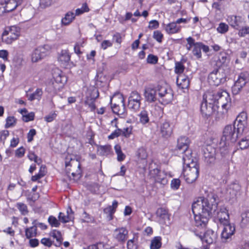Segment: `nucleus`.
Instances as JSON below:
<instances>
[{"label":"nucleus","mask_w":249,"mask_h":249,"mask_svg":"<svg viewBox=\"0 0 249 249\" xmlns=\"http://www.w3.org/2000/svg\"><path fill=\"white\" fill-rule=\"evenodd\" d=\"M184 164L183 175L188 183H192L198 177L199 166L196 159L186 155L182 158Z\"/></svg>","instance_id":"f257e3e1"},{"label":"nucleus","mask_w":249,"mask_h":249,"mask_svg":"<svg viewBox=\"0 0 249 249\" xmlns=\"http://www.w3.org/2000/svg\"><path fill=\"white\" fill-rule=\"evenodd\" d=\"M217 203L213 197L210 200L204 197H198L192 204L193 213L215 214L217 209Z\"/></svg>","instance_id":"f03ea898"},{"label":"nucleus","mask_w":249,"mask_h":249,"mask_svg":"<svg viewBox=\"0 0 249 249\" xmlns=\"http://www.w3.org/2000/svg\"><path fill=\"white\" fill-rule=\"evenodd\" d=\"M243 133H238L237 127L235 125H227L224 128L223 136L219 142V147H227L229 142H235L238 137Z\"/></svg>","instance_id":"7ed1b4c3"},{"label":"nucleus","mask_w":249,"mask_h":249,"mask_svg":"<svg viewBox=\"0 0 249 249\" xmlns=\"http://www.w3.org/2000/svg\"><path fill=\"white\" fill-rule=\"evenodd\" d=\"M70 159V161L66 160L65 162L67 174L70 179L77 180L81 177L80 163L77 160Z\"/></svg>","instance_id":"20e7f679"},{"label":"nucleus","mask_w":249,"mask_h":249,"mask_svg":"<svg viewBox=\"0 0 249 249\" xmlns=\"http://www.w3.org/2000/svg\"><path fill=\"white\" fill-rule=\"evenodd\" d=\"M111 105L112 110L114 113L119 115H125L126 109L124 100L122 94L114 95L111 99Z\"/></svg>","instance_id":"39448f33"},{"label":"nucleus","mask_w":249,"mask_h":249,"mask_svg":"<svg viewBox=\"0 0 249 249\" xmlns=\"http://www.w3.org/2000/svg\"><path fill=\"white\" fill-rule=\"evenodd\" d=\"M226 74L221 69H215L211 72L208 81L211 85L218 86L226 81Z\"/></svg>","instance_id":"423d86ee"},{"label":"nucleus","mask_w":249,"mask_h":249,"mask_svg":"<svg viewBox=\"0 0 249 249\" xmlns=\"http://www.w3.org/2000/svg\"><path fill=\"white\" fill-rule=\"evenodd\" d=\"M20 28L16 26H12L7 28L2 33V42L10 44L13 41L17 39L19 36Z\"/></svg>","instance_id":"0eeeda50"},{"label":"nucleus","mask_w":249,"mask_h":249,"mask_svg":"<svg viewBox=\"0 0 249 249\" xmlns=\"http://www.w3.org/2000/svg\"><path fill=\"white\" fill-rule=\"evenodd\" d=\"M158 92V100L163 104L170 103L173 98L172 90L166 85H158L157 87Z\"/></svg>","instance_id":"6e6552de"},{"label":"nucleus","mask_w":249,"mask_h":249,"mask_svg":"<svg viewBox=\"0 0 249 249\" xmlns=\"http://www.w3.org/2000/svg\"><path fill=\"white\" fill-rule=\"evenodd\" d=\"M249 81V73L248 72H241L238 76V79L235 82L232 87L231 90L233 94L237 95L241 91L242 88Z\"/></svg>","instance_id":"1a4fd4ad"},{"label":"nucleus","mask_w":249,"mask_h":249,"mask_svg":"<svg viewBox=\"0 0 249 249\" xmlns=\"http://www.w3.org/2000/svg\"><path fill=\"white\" fill-rule=\"evenodd\" d=\"M202 153L205 161L209 164H213L216 159V150L212 145L203 146Z\"/></svg>","instance_id":"9d476101"},{"label":"nucleus","mask_w":249,"mask_h":249,"mask_svg":"<svg viewBox=\"0 0 249 249\" xmlns=\"http://www.w3.org/2000/svg\"><path fill=\"white\" fill-rule=\"evenodd\" d=\"M98 96L99 93L98 90L95 88H93L92 89H89L87 90L85 104L88 106L90 111H93L95 109L94 102L95 99Z\"/></svg>","instance_id":"9b49d317"},{"label":"nucleus","mask_w":249,"mask_h":249,"mask_svg":"<svg viewBox=\"0 0 249 249\" xmlns=\"http://www.w3.org/2000/svg\"><path fill=\"white\" fill-rule=\"evenodd\" d=\"M231 98L227 92L226 91H218V96L216 103L217 105L221 106L222 108L227 112L231 106Z\"/></svg>","instance_id":"f8f14e48"},{"label":"nucleus","mask_w":249,"mask_h":249,"mask_svg":"<svg viewBox=\"0 0 249 249\" xmlns=\"http://www.w3.org/2000/svg\"><path fill=\"white\" fill-rule=\"evenodd\" d=\"M142 98L137 91H132L128 98V106L129 108L135 111L138 110L141 105Z\"/></svg>","instance_id":"ddd939ff"},{"label":"nucleus","mask_w":249,"mask_h":249,"mask_svg":"<svg viewBox=\"0 0 249 249\" xmlns=\"http://www.w3.org/2000/svg\"><path fill=\"white\" fill-rule=\"evenodd\" d=\"M156 215L157 221L160 224H170V214L167 209L164 208H158L156 211Z\"/></svg>","instance_id":"4468645a"},{"label":"nucleus","mask_w":249,"mask_h":249,"mask_svg":"<svg viewBox=\"0 0 249 249\" xmlns=\"http://www.w3.org/2000/svg\"><path fill=\"white\" fill-rule=\"evenodd\" d=\"M224 228L221 233V240L223 242H227L231 239V236L234 234L235 228L234 225L228 223L223 224Z\"/></svg>","instance_id":"2eb2a0df"},{"label":"nucleus","mask_w":249,"mask_h":249,"mask_svg":"<svg viewBox=\"0 0 249 249\" xmlns=\"http://www.w3.org/2000/svg\"><path fill=\"white\" fill-rule=\"evenodd\" d=\"M247 114L245 112H241L236 117L234 124L237 127L238 133H243L247 126Z\"/></svg>","instance_id":"dca6fc26"},{"label":"nucleus","mask_w":249,"mask_h":249,"mask_svg":"<svg viewBox=\"0 0 249 249\" xmlns=\"http://www.w3.org/2000/svg\"><path fill=\"white\" fill-rule=\"evenodd\" d=\"M194 215L195 225L197 227L201 228H204L206 226L210 217L212 216V215H209L207 213L205 214L194 213Z\"/></svg>","instance_id":"f3484780"},{"label":"nucleus","mask_w":249,"mask_h":249,"mask_svg":"<svg viewBox=\"0 0 249 249\" xmlns=\"http://www.w3.org/2000/svg\"><path fill=\"white\" fill-rule=\"evenodd\" d=\"M190 143V140L186 136H180L178 139L177 147L179 150H182L185 153L183 156H185L187 154L192 157L191 151L188 149Z\"/></svg>","instance_id":"a211bd4d"},{"label":"nucleus","mask_w":249,"mask_h":249,"mask_svg":"<svg viewBox=\"0 0 249 249\" xmlns=\"http://www.w3.org/2000/svg\"><path fill=\"white\" fill-rule=\"evenodd\" d=\"M203 242H206L208 244H212L216 242L217 237V233L211 230H209L202 236L201 234H196Z\"/></svg>","instance_id":"6ab92c4d"},{"label":"nucleus","mask_w":249,"mask_h":249,"mask_svg":"<svg viewBox=\"0 0 249 249\" xmlns=\"http://www.w3.org/2000/svg\"><path fill=\"white\" fill-rule=\"evenodd\" d=\"M227 21L230 25L236 30H239L245 22L243 18L237 16H229Z\"/></svg>","instance_id":"aec40b11"},{"label":"nucleus","mask_w":249,"mask_h":249,"mask_svg":"<svg viewBox=\"0 0 249 249\" xmlns=\"http://www.w3.org/2000/svg\"><path fill=\"white\" fill-rule=\"evenodd\" d=\"M128 231L125 228L116 229L113 233L114 238L119 242L124 243L128 237Z\"/></svg>","instance_id":"412c9836"},{"label":"nucleus","mask_w":249,"mask_h":249,"mask_svg":"<svg viewBox=\"0 0 249 249\" xmlns=\"http://www.w3.org/2000/svg\"><path fill=\"white\" fill-rule=\"evenodd\" d=\"M47 53V50L45 46H40L33 51L31 54V60L33 62H36L43 58Z\"/></svg>","instance_id":"4be33fe9"},{"label":"nucleus","mask_w":249,"mask_h":249,"mask_svg":"<svg viewBox=\"0 0 249 249\" xmlns=\"http://www.w3.org/2000/svg\"><path fill=\"white\" fill-rule=\"evenodd\" d=\"M157 87H149L145 89L144 96L146 101L149 102H154L158 99L157 97Z\"/></svg>","instance_id":"5701e85b"},{"label":"nucleus","mask_w":249,"mask_h":249,"mask_svg":"<svg viewBox=\"0 0 249 249\" xmlns=\"http://www.w3.org/2000/svg\"><path fill=\"white\" fill-rule=\"evenodd\" d=\"M160 133L164 138L170 137L173 133V127L169 122L165 121L160 126Z\"/></svg>","instance_id":"b1692460"},{"label":"nucleus","mask_w":249,"mask_h":249,"mask_svg":"<svg viewBox=\"0 0 249 249\" xmlns=\"http://www.w3.org/2000/svg\"><path fill=\"white\" fill-rule=\"evenodd\" d=\"M214 106L211 103H209L208 102H205L202 100L200 110L202 114L205 116H209L211 115L213 112Z\"/></svg>","instance_id":"393cba45"},{"label":"nucleus","mask_w":249,"mask_h":249,"mask_svg":"<svg viewBox=\"0 0 249 249\" xmlns=\"http://www.w3.org/2000/svg\"><path fill=\"white\" fill-rule=\"evenodd\" d=\"M218 96V91H208L204 94L202 100L213 105L216 103Z\"/></svg>","instance_id":"a878e982"},{"label":"nucleus","mask_w":249,"mask_h":249,"mask_svg":"<svg viewBox=\"0 0 249 249\" xmlns=\"http://www.w3.org/2000/svg\"><path fill=\"white\" fill-rule=\"evenodd\" d=\"M177 84L180 88L186 89L190 85L189 79L187 76L183 74H180L177 78Z\"/></svg>","instance_id":"bb28decb"},{"label":"nucleus","mask_w":249,"mask_h":249,"mask_svg":"<svg viewBox=\"0 0 249 249\" xmlns=\"http://www.w3.org/2000/svg\"><path fill=\"white\" fill-rule=\"evenodd\" d=\"M241 186L237 183H231L228 189V192L231 196V198L236 197L240 194Z\"/></svg>","instance_id":"cd10ccee"},{"label":"nucleus","mask_w":249,"mask_h":249,"mask_svg":"<svg viewBox=\"0 0 249 249\" xmlns=\"http://www.w3.org/2000/svg\"><path fill=\"white\" fill-rule=\"evenodd\" d=\"M22 0H5L3 1L6 10L10 12L14 10L19 4H21Z\"/></svg>","instance_id":"c85d7f7f"},{"label":"nucleus","mask_w":249,"mask_h":249,"mask_svg":"<svg viewBox=\"0 0 249 249\" xmlns=\"http://www.w3.org/2000/svg\"><path fill=\"white\" fill-rule=\"evenodd\" d=\"M75 14L71 11H69L65 15L64 17L61 19L62 26H68L70 24L75 18Z\"/></svg>","instance_id":"c756f323"},{"label":"nucleus","mask_w":249,"mask_h":249,"mask_svg":"<svg viewBox=\"0 0 249 249\" xmlns=\"http://www.w3.org/2000/svg\"><path fill=\"white\" fill-rule=\"evenodd\" d=\"M71 58V55L68 50H63L59 53L58 60L61 64L68 63Z\"/></svg>","instance_id":"7c9ffc66"},{"label":"nucleus","mask_w":249,"mask_h":249,"mask_svg":"<svg viewBox=\"0 0 249 249\" xmlns=\"http://www.w3.org/2000/svg\"><path fill=\"white\" fill-rule=\"evenodd\" d=\"M53 77L55 83L64 85L67 81V77L61 71H58L53 74Z\"/></svg>","instance_id":"2f4dec72"},{"label":"nucleus","mask_w":249,"mask_h":249,"mask_svg":"<svg viewBox=\"0 0 249 249\" xmlns=\"http://www.w3.org/2000/svg\"><path fill=\"white\" fill-rule=\"evenodd\" d=\"M118 206V202L116 201H114L111 206H109L104 210V212L107 215L109 220L112 219V215L115 212L116 209Z\"/></svg>","instance_id":"473e14b6"},{"label":"nucleus","mask_w":249,"mask_h":249,"mask_svg":"<svg viewBox=\"0 0 249 249\" xmlns=\"http://www.w3.org/2000/svg\"><path fill=\"white\" fill-rule=\"evenodd\" d=\"M165 29L168 34H173L178 33L180 30V27L177 26L176 22H173L166 25Z\"/></svg>","instance_id":"72a5a7b5"},{"label":"nucleus","mask_w":249,"mask_h":249,"mask_svg":"<svg viewBox=\"0 0 249 249\" xmlns=\"http://www.w3.org/2000/svg\"><path fill=\"white\" fill-rule=\"evenodd\" d=\"M217 216L219 222L222 224H225L229 223V215L226 210H221L217 213Z\"/></svg>","instance_id":"f704fd0d"},{"label":"nucleus","mask_w":249,"mask_h":249,"mask_svg":"<svg viewBox=\"0 0 249 249\" xmlns=\"http://www.w3.org/2000/svg\"><path fill=\"white\" fill-rule=\"evenodd\" d=\"M50 234L54 239H56V243L54 244L55 246L56 247H59L61 245L63 241V238L60 231L54 230L51 231Z\"/></svg>","instance_id":"c9c22d12"},{"label":"nucleus","mask_w":249,"mask_h":249,"mask_svg":"<svg viewBox=\"0 0 249 249\" xmlns=\"http://www.w3.org/2000/svg\"><path fill=\"white\" fill-rule=\"evenodd\" d=\"M153 172L155 174V178L156 181L163 184L166 182L165 176L163 172L158 169H154Z\"/></svg>","instance_id":"e433bc0d"},{"label":"nucleus","mask_w":249,"mask_h":249,"mask_svg":"<svg viewBox=\"0 0 249 249\" xmlns=\"http://www.w3.org/2000/svg\"><path fill=\"white\" fill-rule=\"evenodd\" d=\"M111 147L109 145L98 146L97 152L101 156H107L111 152Z\"/></svg>","instance_id":"4c0bfd02"},{"label":"nucleus","mask_w":249,"mask_h":249,"mask_svg":"<svg viewBox=\"0 0 249 249\" xmlns=\"http://www.w3.org/2000/svg\"><path fill=\"white\" fill-rule=\"evenodd\" d=\"M36 226H33L31 227L27 228L25 229V236L27 238L30 239L32 237H35L37 234Z\"/></svg>","instance_id":"58836bf2"},{"label":"nucleus","mask_w":249,"mask_h":249,"mask_svg":"<svg viewBox=\"0 0 249 249\" xmlns=\"http://www.w3.org/2000/svg\"><path fill=\"white\" fill-rule=\"evenodd\" d=\"M43 92L41 89H37L36 90L30 95H27L28 100L32 101L34 100L37 99L39 100L42 95Z\"/></svg>","instance_id":"ea45409f"},{"label":"nucleus","mask_w":249,"mask_h":249,"mask_svg":"<svg viewBox=\"0 0 249 249\" xmlns=\"http://www.w3.org/2000/svg\"><path fill=\"white\" fill-rule=\"evenodd\" d=\"M161 238L160 236H157L152 240L150 244L151 249H159L161 246Z\"/></svg>","instance_id":"a19ab883"},{"label":"nucleus","mask_w":249,"mask_h":249,"mask_svg":"<svg viewBox=\"0 0 249 249\" xmlns=\"http://www.w3.org/2000/svg\"><path fill=\"white\" fill-rule=\"evenodd\" d=\"M201 49L200 47V42H196L193 46L192 53L197 58L199 59L201 57Z\"/></svg>","instance_id":"79ce46f5"},{"label":"nucleus","mask_w":249,"mask_h":249,"mask_svg":"<svg viewBox=\"0 0 249 249\" xmlns=\"http://www.w3.org/2000/svg\"><path fill=\"white\" fill-rule=\"evenodd\" d=\"M139 116L140 117V122L143 124H145L149 122L148 114L146 110H142L139 115Z\"/></svg>","instance_id":"37998d69"},{"label":"nucleus","mask_w":249,"mask_h":249,"mask_svg":"<svg viewBox=\"0 0 249 249\" xmlns=\"http://www.w3.org/2000/svg\"><path fill=\"white\" fill-rule=\"evenodd\" d=\"M114 149L117 155V160L119 161L124 160L125 158V155L122 151L121 146L119 145H116L114 146Z\"/></svg>","instance_id":"c03bdc74"},{"label":"nucleus","mask_w":249,"mask_h":249,"mask_svg":"<svg viewBox=\"0 0 249 249\" xmlns=\"http://www.w3.org/2000/svg\"><path fill=\"white\" fill-rule=\"evenodd\" d=\"M241 217V226L242 228H245L249 225V212L243 213Z\"/></svg>","instance_id":"a18cd8bd"},{"label":"nucleus","mask_w":249,"mask_h":249,"mask_svg":"<svg viewBox=\"0 0 249 249\" xmlns=\"http://www.w3.org/2000/svg\"><path fill=\"white\" fill-rule=\"evenodd\" d=\"M59 220L62 223H66L73 219V216L66 215L64 213L60 212L58 215Z\"/></svg>","instance_id":"49530a36"},{"label":"nucleus","mask_w":249,"mask_h":249,"mask_svg":"<svg viewBox=\"0 0 249 249\" xmlns=\"http://www.w3.org/2000/svg\"><path fill=\"white\" fill-rule=\"evenodd\" d=\"M217 31L222 34H225L229 30V26L224 22H221L219 24L216 29Z\"/></svg>","instance_id":"de8ad7c7"},{"label":"nucleus","mask_w":249,"mask_h":249,"mask_svg":"<svg viewBox=\"0 0 249 249\" xmlns=\"http://www.w3.org/2000/svg\"><path fill=\"white\" fill-rule=\"evenodd\" d=\"M17 207L22 215H26L28 213L27 206L23 203H18Z\"/></svg>","instance_id":"09e8293b"},{"label":"nucleus","mask_w":249,"mask_h":249,"mask_svg":"<svg viewBox=\"0 0 249 249\" xmlns=\"http://www.w3.org/2000/svg\"><path fill=\"white\" fill-rule=\"evenodd\" d=\"M184 68L185 67L182 62H176L175 64V71L178 75L180 74H183L182 73L184 71Z\"/></svg>","instance_id":"8fccbe9b"},{"label":"nucleus","mask_w":249,"mask_h":249,"mask_svg":"<svg viewBox=\"0 0 249 249\" xmlns=\"http://www.w3.org/2000/svg\"><path fill=\"white\" fill-rule=\"evenodd\" d=\"M137 239L133 237V239H130L127 241V249H137L138 246L137 244Z\"/></svg>","instance_id":"3c124183"},{"label":"nucleus","mask_w":249,"mask_h":249,"mask_svg":"<svg viewBox=\"0 0 249 249\" xmlns=\"http://www.w3.org/2000/svg\"><path fill=\"white\" fill-rule=\"evenodd\" d=\"M48 220L52 227H58L60 224L59 220H58L55 217L52 215L49 217Z\"/></svg>","instance_id":"603ef678"},{"label":"nucleus","mask_w":249,"mask_h":249,"mask_svg":"<svg viewBox=\"0 0 249 249\" xmlns=\"http://www.w3.org/2000/svg\"><path fill=\"white\" fill-rule=\"evenodd\" d=\"M89 11V9L87 4L84 3L81 8H78L75 10V16L80 15L84 12H88Z\"/></svg>","instance_id":"864d4df0"},{"label":"nucleus","mask_w":249,"mask_h":249,"mask_svg":"<svg viewBox=\"0 0 249 249\" xmlns=\"http://www.w3.org/2000/svg\"><path fill=\"white\" fill-rule=\"evenodd\" d=\"M6 124L5 125V128H9L14 126L16 122V120L13 116H9L7 118L6 120Z\"/></svg>","instance_id":"5fc2aeb1"},{"label":"nucleus","mask_w":249,"mask_h":249,"mask_svg":"<svg viewBox=\"0 0 249 249\" xmlns=\"http://www.w3.org/2000/svg\"><path fill=\"white\" fill-rule=\"evenodd\" d=\"M137 157L142 160L145 159L147 157V154L145 149L143 147L138 149L137 152Z\"/></svg>","instance_id":"6e6d98bb"},{"label":"nucleus","mask_w":249,"mask_h":249,"mask_svg":"<svg viewBox=\"0 0 249 249\" xmlns=\"http://www.w3.org/2000/svg\"><path fill=\"white\" fill-rule=\"evenodd\" d=\"M238 30V35L240 37H244L246 35L249 34V27L245 26L243 27L241 29Z\"/></svg>","instance_id":"4d7b16f0"},{"label":"nucleus","mask_w":249,"mask_h":249,"mask_svg":"<svg viewBox=\"0 0 249 249\" xmlns=\"http://www.w3.org/2000/svg\"><path fill=\"white\" fill-rule=\"evenodd\" d=\"M83 221L87 223H92L94 221V218L86 212H84L82 214Z\"/></svg>","instance_id":"13d9d810"},{"label":"nucleus","mask_w":249,"mask_h":249,"mask_svg":"<svg viewBox=\"0 0 249 249\" xmlns=\"http://www.w3.org/2000/svg\"><path fill=\"white\" fill-rule=\"evenodd\" d=\"M158 60V57L153 54H149L147 58V62L149 64H155L157 63Z\"/></svg>","instance_id":"bf43d9fd"},{"label":"nucleus","mask_w":249,"mask_h":249,"mask_svg":"<svg viewBox=\"0 0 249 249\" xmlns=\"http://www.w3.org/2000/svg\"><path fill=\"white\" fill-rule=\"evenodd\" d=\"M153 38L159 42H161L163 38L162 34L159 31H155L153 33Z\"/></svg>","instance_id":"052dcab7"},{"label":"nucleus","mask_w":249,"mask_h":249,"mask_svg":"<svg viewBox=\"0 0 249 249\" xmlns=\"http://www.w3.org/2000/svg\"><path fill=\"white\" fill-rule=\"evenodd\" d=\"M240 147L242 149H246L249 147V139H243L239 142Z\"/></svg>","instance_id":"680f3d73"},{"label":"nucleus","mask_w":249,"mask_h":249,"mask_svg":"<svg viewBox=\"0 0 249 249\" xmlns=\"http://www.w3.org/2000/svg\"><path fill=\"white\" fill-rule=\"evenodd\" d=\"M180 185V181L179 179H173L171 183L172 188L177 190L179 188Z\"/></svg>","instance_id":"e2e57ef3"},{"label":"nucleus","mask_w":249,"mask_h":249,"mask_svg":"<svg viewBox=\"0 0 249 249\" xmlns=\"http://www.w3.org/2000/svg\"><path fill=\"white\" fill-rule=\"evenodd\" d=\"M25 152L24 148L20 147L16 150L15 156L18 158H21L24 155Z\"/></svg>","instance_id":"0e129e2a"},{"label":"nucleus","mask_w":249,"mask_h":249,"mask_svg":"<svg viewBox=\"0 0 249 249\" xmlns=\"http://www.w3.org/2000/svg\"><path fill=\"white\" fill-rule=\"evenodd\" d=\"M35 114L33 112H31L27 115H23V120L25 122L33 121L34 119Z\"/></svg>","instance_id":"69168bd1"},{"label":"nucleus","mask_w":249,"mask_h":249,"mask_svg":"<svg viewBox=\"0 0 249 249\" xmlns=\"http://www.w3.org/2000/svg\"><path fill=\"white\" fill-rule=\"evenodd\" d=\"M219 60L220 62L222 64L226 63L229 61L228 54L225 53H220L219 57Z\"/></svg>","instance_id":"338daca9"},{"label":"nucleus","mask_w":249,"mask_h":249,"mask_svg":"<svg viewBox=\"0 0 249 249\" xmlns=\"http://www.w3.org/2000/svg\"><path fill=\"white\" fill-rule=\"evenodd\" d=\"M41 243L47 247H51L53 245V242L50 238H43L41 240Z\"/></svg>","instance_id":"774afa93"}]
</instances>
